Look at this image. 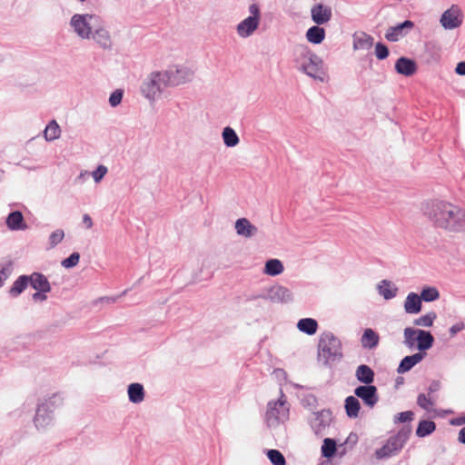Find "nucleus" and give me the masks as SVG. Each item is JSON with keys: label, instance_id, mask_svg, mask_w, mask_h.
Returning <instances> with one entry per match:
<instances>
[{"label": "nucleus", "instance_id": "nucleus-1", "mask_svg": "<svg viewBox=\"0 0 465 465\" xmlns=\"http://www.w3.org/2000/svg\"><path fill=\"white\" fill-rule=\"evenodd\" d=\"M422 212L435 227L450 232H465V210L456 204L433 199L423 203Z\"/></svg>", "mask_w": 465, "mask_h": 465}, {"label": "nucleus", "instance_id": "nucleus-2", "mask_svg": "<svg viewBox=\"0 0 465 465\" xmlns=\"http://www.w3.org/2000/svg\"><path fill=\"white\" fill-rule=\"evenodd\" d=\"M341 341L331 331H324L320 335L318 342V360L324 366L341 360Z\"/></svg>", "mask_w": 465, "mask_h": 465}, {"label": "nucleus", "instance_id": "nucleus-3", "mask_svg": "<svg viewBox=\"0 0 465 465\" xmlns=\"http://www.w3.org/2000/svg\"><path fill=\"white\" fill-rule=\"evenodd\" d=\"M294 54L297 56V60L302 59L307 61V63L302 64L300 67L302 72L320 82L325 81V73L322 68L323 62L320 56L305 45H297L294 47Z\"/></svg>", "mask_w": 465, "mask_h": 465}, {"label": "nucleus", "instance_id": "nucleus-4", "mask_svg": "<svg viewBox=\"0 0 465 465\" xmlns=\"http://www.w3.org/2000/svg\"><path fill=\"white\" fill-rule=\"evenodd\" d=\"M411 430V425L402 426L397 433L391 435L387 440L386 443L381 448L376 450V458L382 460L398 454L409 440Z\"/></svg>", "mask_w": 465, "mask_h": 465}, {"label": "nucleus", "instance_id": "nucleus-5", "mask_svg": "<svg viewBox=\"0 0 465 465\" xmlns=\"http://www.w3.org/2000/svg\"><path fill=\"white\" fill-rule=\"evenodd\" d=\"M61 404L62 397L57 393L37 404L34 417V423L37 430H45L53 423L54 411Z\"/></svg>", "mask_w": 465, "mask_h": 465}, {"label": "nucleus", "instance_id": "nucleus-6", "mask_svg": "<svg viewBox=\"0 0 465 465\" xmlns=\"http://www.w3.org/2000/svg\"><path fill=\"white\" fill-rule=\"evenodd\" d=\"M166 77L163 71L152 72L141 85L143 95L149 101H155L163 90L170 86Z\"/></svg>", "mask_w": 465, "mask_h": 465}, {"label": "nucleus", "instance_id": "nucleus-7", "mask_svg": "<svg viewBox=\"0 0 465 465\" xmlns=\"http://www.w3.org/2000/svg\"><path fill=\"white\" fill-rule=\"evenodd\" d=\"M100 17L92 14H75L71 17L70 25L81 39H90Z\"/></svg>", "mask_w": 465, "mask_h": 465}, {"label": "nucleus", "instance_id": "nucleus-8", "mask_svg": "<svg viewBox=\"0 0 465 465\" xmlns=\"http://www.w3.org/2000/svg\"><path fill=\"white\" fill-rule=\"evenodd\" d=\"M251 15L238 24L236 31L240 37L246 38L252 35L260 25L261 10L257 4L249 6Z\"/></svg>", "mask_w": 465, "mask_h": 465}, {"label": "nucleus", "instance_id": "nucleus-9", "mask_svg": "<svg viewBox=\"0 0 465 465\" xmlns=\"http://www.w3.org/2000/svg\"><path fill=\"white\" fill-rule=\"evenodd\" d=\"M163 72L167 76L166 81L169 82L170 86H177L190 82L194 74L192 69L183 65L170 66Z\"/></svg>", "mask_w": 465, "mask_h": 465}, {"label": "nucleus", "instance_id": "nucleus-10", "mask_svg": "<svg viewBox=\"0 0 465 465\" xmlns=\"http://www.w3.org/2000/svg\"><path fill=\"white\" fill-rule=\"evenodd\" d=\"M331 421L332 412L329 409H324L312 413V418L310 420V426L316 436L322 437Z\"/></svg>", "mask_w": 465, "mask_h": 465}, {"label": "nucleus", "instance_id": "nucleus-11", "mask_svg": "<svg viewBox=\"0 0 465 465\" xmlns=\"http://www.w3.org/2000/svg\"><path fill=\"white\" fill-rule=\"evenodd\" d=\"M462 18L463 15L461 10L458 5H453L450 8L443 12L440 22L443 28L452 30L461 25Z\"/></svg>", "mask_w": 465, "mask_h": 465}, {"label": "nucleus", "instance_id": "nucleus-12", "mask_svg": "<svg viewBox=\"0 0 465 465\" xmlns=\"http://www.w3.org/2000/svg\"><path fill=\"white\" fill-rule=\"evenodd\" d=\"M354 395L360 398L363 403L369 407L373 408L379 401V394L376 386L370 385H360L355 388Z\"/></svg>", "mask_w": 465, "mask_h": 465}, {"label": "nucleus", "instance_id": "nucleus-13", "mask_svg": "<svg viewBox=\"0 0 465 465\" xmlns=\"http://www.w3.org/2000/svg\"><path fill=\"white\" fill-rule=\"evenodd\" d=\"M267 301L274 303H289L293 301V294L285 286L275 284L268 288Z\"/></svg>", "mask_w": 465, "mask_h": 465}, {"label": "nucleus", "instance_id": "nucleus-14", "mask_svg": "<svg viewBox=\"0 0 465 465\" xmlns=\"http://www.w3.org/2000/svg\"><path fill=\"white\" fill-rule=\"evenodd\" d=\"M414 25L412 21L405 20L394 26H390L386 31L385 38L389 42H398L401 38L406 36Z\"/></svg>", "mask_w": 465, "mask_h": 465}, {"label": "nucleus", "instance_id": "nucleus-15", "mask_svg": "<svg viewBox=\"0 0 465 465\" xmlns=\"http://www.w3.org/2000/svg\"><path fill=\"white\" fill-rule=\"evenodd\" d=\"M311 15L316 25L326 24L331 18V8L322 4H316L311 9Z\"/></svg>", "mask_w": 465, "mask_h": 465}, {"label": "nucleus", "instance_id": "nucleus-16", "mask_svg": "<svg viewBox=\"0 0 465 465\" xmlns=\"http://www.w3.org/2000/svg\"><path fill=\"white\" fill-rule=\"evenodd\" d=\"M91 38L103 49L111 50L113 46V42L111 35L104 27L99 26L96 25L94 27Z\"/></svg>", "mask_w": 465, "mask_h": 465}, {"label": "nucleus", "instance_id": "nucleus-17", "mask_svg": "<svg viewBox=\"0 0 465 465\" xmlns=\"http://www.w3.org/2000/svg\"><path fill=\"white\" fill-rule=\"evenodd\" d=\"M395 71L404 76H411L417 72V64L413 59L401 56L395 63Z\"/></svg>", "mask_w": 465, "mask_h": 465}, {"label": "nucleus", "instance_id": "nucleus-18", "mask_svg": "<svg viewBox=\"0 0 465 465\" xmlns=\"http://www.w3.org/2000/svg\"><path fill=\"white\" fill-rule=\"evenodd\" d=\"M426 356V352H417L412 355L405 356L397 368L399 374H403L411 371L415 365L420 363Z\"/></svg>", "mask_w": 465, "mask_h": 465}, {"label": "nucleus", "instance_id": "nucleus-19", "mask_svg": "<svg viewBox=\"0 0 465 465\" xmlns=\"http://www.w3.org/2000/svg\"><path fill=\"white\" fill-rule=\"evenodd\" d=\"M6 225L11 231H24L28 228L24 215L20 211H13L6 217Z\"/></svg>", "mask_w": 465, "mask_h": 465}, {"label": "nucleus", "instance_id": "nucleus-20", "mask_svg": "<svg viewBox=\"0 0 465 465\" xmlns=\"http://www.w3.org/2000/svg\"><path fill=\"white\" fill-rule=\"evenodd\" d=\"M29 284L33 289L40 292H49L51 291V285L48 282L47 277L41 272H33L28 275Z\"/></svg>", "mask_w": 465, "mask_h": 465}, {"label": "nucleus", "instance_id": "nucleus-21", "mask_svg": "<svg viewBox=\"0 0 465 465\" xmlns=\"http://www.w3.org/2000/svg\"><path fill=\"white\" fill-rule=\"evenodd\" d=\"M235 231L240 236L251 238L257 234L258 228L252 224L247 218H239L235 222Z\"/></svg>", "mask_w": 465, "mask_h": 465}, {"label": "nucleus", "instance_id": "nucleus-22", "mask_svg": "<svg viewBox=\"0 0 465 465\" xmlns=\"http://www.w3.org/2000/svg\"><path fill=\"white\" fill-rule=\"evenodd\" d=\"M417 331L418 335L416 336V347L419 350L418 352H426V351L433 346L434 337L429 331L417 329Z\"/></svg>", "mask_w": 465, "mask_h": 465}, {"label": "nucleus", "instance_id": "nucleus-23", "mask_svg": "<svg viewBox=\"0 0 465 465\" xmlns=\"http://www.w3.org/2000/svg\"><path fill=\"white\" fill-rule=\"evenodd\" d=\"M422 299L415 292H410L404 302V310L407 313L417 314L421 311Z\"/></svg>", "mask_w": 465, "mask_h": 465}, {"label": "nucleus", "instance_id": "nucleus-24", "mask_svg": "<svg viewBox=\"0 0 465 465\" xmlns=\"http://www.w3.org/2000/svg\"><path fill=\"white\" fill-rule=\"evenodd\" d=\"M355 377L363 385H370L374 381L375 372L370 366L361 364L356 369Z\"/></svg>", "mask_w": 465, "mask_h": 465}, {"label": "nucleus", "instance_id": "nucleus-25", "mask_svg": "<svg viewBox=\"0 0 465 465\" xmlns=\"http://www.w3.org/2000/svg\"><path fill=\"white\" fill-rule=\"evenodd\" d=\"M399 289L389 280H382L378 284V292L385 300H391L396 297Z\"/></svg>", "mask_w": 465, "mask_h": 465}, {"label": "nucleus", "instance_id": "nucleus-26", "mask_svg": "<svg viewBox=\"0 0 465 465\" xmlns=\"http://www.w3.org/2000/svg\"><path fill=\"white\" fill-rule=\"evenodd\" d=\"M128 399L132 403H140L144 399V389L143 384L131 383L127 389Z\"/></svg>", "mask_w": 465, "mask_h": 465}, {"label": "nucleus", "instance_id": "nucleus-27", "mask_svg": "<svg viewBox=\"0 0 465 465\" xmlns=\"http://www.w3.org/2000/svg\"><path fill=\"white\" fill-rule=\"evenodd\" d=\"M308 42L313 45L321 44L325 38V29L316 25L310 27L306 32Z\"/></svg>", "mask_w": 465, "mask_h": 465}, {"label": "nucleus", "instance_id": "nucleus-28", "mask_svg": "<svg viewBox=\"0 0 465 465\" xmlns=\"http://www.w3.org/2000/svg\"><path fill=\"white\" fill-rule=\"evenodd\" d=\"M380 337L372 329H366L361 336V342L363 348L373 349L378 346Z\"/></svg>", "mask_w": 465, "mask_h": 465}, {"label": "nucleus", "instance_id": "nucleus-29", "mask_svg": "<svg viewBox=\"0 0 465 465\" xmlns=\"http://www.w3.org/2000/svg\"><path fill=\"white\" fill-rule=\"evenodd\" d=\"M297 328L307 335H313L317 331L318 322L312 318H302L297 322Z\"/></svg>", "mask_w": 465, "mask_h": 465}, {"label": "nucleus", "instance_id": "nucleus-30", "mask_svg": "<svg viewBox=\"0 0 465 465\" xmlns=\"http://www.w3.org/2000/svg\"><path fill=\"white\" fill-rule=\"evenodd\" d=\"M344 408L349 418H357L361 410V404L356 396H348L344 401Z\"/></svg>", "mask_w": 465, "mask_h": 465}, {"label": "nucleus", "instance_id": "nucleus-31", "mask_svg": "<svg viewBox=\"0 0 465 465\" xmlns=\"http://www.w3.org/2000/svg\"><path fill=\"white\" fill-rule=\"evenodd\" d=\"M283 270V264L279 259H269L265 262L263 272L269 276H277L280 275Z\"/></svg>", "mask_w": 465, "mask_h": 465}, {"label": "nucleus", "instance_id": "nucleus-32", "mask_svg": "<svg viewBox=\"0 0 465 465\" xmlns=\"http://www.w3.org/2000/svg\"><path fill=\"white\" fill-rule=\"evenodd\" d=\"M29 279L28 275H20L9 289L10 296L17 297L20 295L29 284Z\"/></svg>", "mask_w": 465, "mask_h": 465}, {"label": "nucleus", "instance_id": "nucleus-33", "mask_svg": "<svg viewBox=\"0 0 465 465\" xmlns=\"http://www.w3.org/2000/svg\"><path fill=\"white\" fill-rule=\"evenodd\" d=\"M436 430V423L432 420H421L416 428V435L419 438H424L432 434Z\"/></svg>", "mask_w": 465, "mask_h": 465}, {"label": "nucleus", "instance_id": "nucleus-34", "mask_svg": "<svg viewBox=\"0 0 465 465\" xmlns=\"http://www.w3.org/2000/svg\"><path fill=\"white\" fill-rule=\"evenodd\" d=\"M373 45V37L365 34L361 33L360 35H353V48L357 49H369Z\"/></svg>", "mask_w": 465, "mask_h": 465}, {"label": "nucleus", "instance_id": "nucleus-35", "mask_svg": "<svg viewBox=\"0 0 465 465\" xmlns=\"http://www.w3.org/2000/svg\"><path fill=\"white\" fill-rule=\"evenodd\" d=\"M60 134L61 129L55 120L50 121L44 130V136L48 142L59 138Z\"/></svg>", "mask_w": 465, "mask_h": 465}, {"label": "nucleus", "instance_id": "nucleus-36", "mask_svg": "<svg viewBox=\"0 0 465 465\" xmlns=\"http://www.w3.org/2000/svg\"><path fill=\"white\" fill-rule=\"evenodd\" d=\"M223 140L227 147H234L239 143V137L236 132L230 126L223 128L222 133Z\"/></svg>", "mask_w": 465, "mask_h": 465}, {"label": "nucleus", "instance_id": "nucleus-37", "mask_svg": "<svg viewBox=\"0 0 465 465\" xmlns=\"http://www.w3.org/2000/svg\"><path fill=\"white\" fill-rule=\"evenodd\" d=\"M337 451V444L335 440L325 438L322 445V455L324 458L331 459L334 457Z\"/></svg>", "mask_w": 465, "mask_h": 465}, {"label": "nucleus", "instance_id": "nucleus-38", "mask_svg": "<svg viewBox=\"0 0 465 465\" xmlns=\"http://www.w3.org/2000/svg\"><path fill=\"white\" fill-rule=\"evenodd\" d=\"M283 401L282 399L276 401H269L268 402V409L266 411L267 419L270 420L272 418H274L275 420H279V414H280V408H283L284 406Z\"/></svg>", "mask_w": 465, "mask_h": 465}, {"label": "nucleus", "instance_id": "nucleus-39", "mask_svg": "<svg viewBox=\"0 0 465 465\" xmlns=\"http://www.w3.org/2000/svg\"><path fill=\"white\" fill-rule=\"evenodd\" d=\"M437 318V314L434 312H430L425 315H422L413 321V324L416 326L430 327L433 324L434 320Z\"/></svg>", "mask_w": 465, "mask_h": 465}, {"label": "nucleus", "instance_id": "nucleus-40", "mask_svg": "<svg viewBox=\"0 0 465 465\" xmlns=\"http://www.w3.org/2000/svg\"><path fill=\"white\" fill-rule=\"evenodd\" d=\"M420 297L424 302H434L439 299L440 292L435 287H425L420 292Z\"/></svg>", "mask_w": 465, "mask_h": 465}, {"label": "nucleus", "instance_id": "nucleus-41", "mask_svg": "<svg viewBox=\"0 0 465 465\" xmlns=\"http://www.w3.org/2000/svg\"><path fill=\"white\" fill-rule=\"evenodd\" d=\"M404 343L409 348H413L417 342L416 336L418 335L417 329L407 327L404 329Z\"/></svg>", "mask_w": 465, "mask_h": 465}, {"label": "nucleus", "instance_id": "nucleus-42", "mask_svg": "<svg viewBox=\"0 0 465 465\" xmlns=\"http://www.w3.org/2000/svg\"><path fill=\"white\" fill-rule=\"evenodd\" d=\"M267 457L272 465H286L283 454L278 450H269Z\"/></svg>", "mask_w": 465, "mask_h": 465}, {"label": "nucleus", "instance_id": "nucleus-43", "mask_svg": "<svg viewBox=\"0 0 465 465\" xmlns=\"http://www.w3.org/2000/svg\"><path fill=\"white\" fill-rule=\"evenodd\" d=\"M13 271L12 268V262L8 261L2 264H0V287H2L5 283V282L8 279V277L11 275Z\"/></svg>", "mask_w": 465, "mask_h": 465}, {"label": "nucleus", "instance_id": "nucleus-44", "mask_svg": "<svg viewBox=\"0 0 465 465\" xmlns=\"http://www.w3.org/2000/svg\"><path fill=\"white\" fill-rule=\"evenodd\" d=\"M79 260L80 254L77 252H74L61 262V265L65 269H71L78 264Z\"/></svg>", "mask_w": 465, "mask_h": 465}, {"label": "nucleus", "instance_id": "nucleus-45", "mask_svg": "<svg viewBox=\"0 0 465 465\" xmlns=\"http://www.w3.org/2000/svg\"><path fill=\"white\" fill-rule=\"evenodd\" d=\"M414 419V412L411 411H406L400 412L394 416L393 422L395 424L398 423H405L411 422Z\"/></svg>", "mask_w": 465, "mask_h": 465}, {"label": "nucleus", "instance_id": "nucleus-46", "mask_svg": "<svg viewBox=\"0 0 465 465\" xmlns=\"http://www.w3.org/2000/svg\"><path fill=\"white\" fill-rule=\"evenodd\" d=\"M390 54L389 48L383 43H377L375 45V55L378 60H384Z\"/></svg>", "mask_w": 465, "mask_h": 465}, {"label": "nucleus", "instance_id": "nucleus-47", "mask_svg": "<svg viewBox=\"0 0 465 465\" xmlns=\"http://www.w3.org/2000/svg\"><path fill=\"white\" fill-rule=\"evenodd\" d=\"M64 237V232L62 229L54 231L49 236L50 247L54 248L62 242Z\"/></svg>", "mask_w": 465, "mask_h": 465}, {"label": "nucleus", "instance_id": "nucleus-48", "mask_svg": "<svg viewBox=\"0 0 465 465\" xmlns=\"http://www.w3.org/2000/svg\"><path fill=\"white\" fill-rule=\"evenodd\" d=\"M417 404L421 409L429 411L430 406H432L434 401L430 397H427L424 393H420L417 397Z\"/></svg>", "mask_w": 465, "mask_h": 465}, {"label": "nucleus", "instance_id": "nucleus-49", "mask_svg": "<svg viewBox=\"0 0 465 465\" xmlns=\"http://www.w3.org/2000/svg\"><path fill=\"white\" fill-rule=\"evenodd\" d=\"M124 91L121 89H116L114 91L109 97V104L112 107H116L119 105L123 100Z\"/></svg>", "mask_w": 465, "mask_h": 465}, {"label": "nucleus", "instance_id": "nucleus-50", "mask_svg": "<svg viewBox=\"0 0 465 465\" xmlns=\"http://www.w3.org/2000/svg\"><path fill=\"white\" fill-rule=\"evenodd\" d=\"M107 167L100 164L98 167L92 173V176L95 183H99L103 180L104 175L107 173Z\"/></svg>", "mask_w": 465, "mask_h": 465}, {"label": "nucleus", "instance_id": "nucleus-51", "mask_svg": "<svg viewBox=\"0 0 465 465\" xmlns=\"http://www.w3.org/2000/svg\"><path fill=\"white\" fill-rule=\"evenodd\" d=\"M427 62L430 64L439 63L441 57L440 50L436 48L427 49Z\"/></svg>", "mask_w": 465, "mask_h": 465}, {"label": "nucleus", "instance_id": "nucleus-52", "mask_svg": "<svg viewBox=\"0 0 465 465\" xmlns=\"http://www.w3.org/2000/svg\"><path fill=\"white\" fill-rule=\"evenodd\" d=\"M268 288L262 289L261 292L257 293H252L247 297V301H256L258 299H262L267 301L268 296Z\"/></svg>", "mask_w": 465, "mask_h": 465}, {"label": "nucleus", "instance_id": "nucleus-53", "mask_svg": "<svg viewBox=\"0 0 465 465\" xmlns=\"http://www.w3.org/2000/svg\"><path fill=\"white\" fill-rule=\"evenodd\" d=\"M463 329H465V324L463 322H458V323H455L453 324L449 331H450V334L451 337L455 336L458 332H460V331H462Z\"/></svg>", "mask_w": 465, "mask_h": 465}, {"label": "nucleus", "instance_id": "nucleus-54", "mask_svg": "<svg viewBox=\"0 0 465 465\" xmlns=\"http://www.w3.org/2000/svg\"><path fill=\"white\" fill-rule=\"evenodd\" d=\"M127 293V290H124L119 296H115V297H113V296H104V297H101L99 299L100 302H105L107 303H114L120 297L125 295Z\"/></svg>", "mask_w": 465, "mask_h": 465}, {"label": "nucleus", "instance_id": "nucleus-55", "mask_svg": "<svg viewBox=\"0 0 465 465\" xmlns=\"http://www.w3.org/2000/svg\"><path fill=\"white\" fill-rule=\"evenodd\" d=\"M450 424L452 426H461L465 425V413L450 420Z\"/></svg>", "mask_w": 465, "mask_h": 465}, {"label": "nucleus", "instance_id": "nucleus-56", "mask_svg": "<svg viewBox=\"0 0 465 465\" xmlns=\"http://www.w3.org/2000/svg\"><path fill=\"white\" fill-rule=\"evenodd\" d=\"M440 389V381L434 380L430 382V386L428 387V392L429 394L438 391Z\"/></svg>", "mask_w": 465, "mask_h": 465}, {"label": "nucleus", "instance_id": "nucleus-57", "mask_svg": "<svg viewBox=\"0 0 465 465\" xmlns=\"http://www.w3.org/2000/svg\"><path fill=\"white\" fill-rule=\"evenodd\" d=\"M455 73L459 75H465V61L457 64Z\"/></svg>", "mask_w": 465, "mask_h": 465}, {"label": "nucleus", "instance_id": "nucleus-58", "mask_svg": "<svg viewBox=\"0 0 465 465\" xmlns=\"http://www.w3.org/2000/svg\"><path fill=\"white\" fill-rule=\"evenodd\" d=\"M83 223H84L85 227L87 229H90L93 227V221L89 214L85 213L83 215Z\"/></svg>", "mask_w": 465, "mask_h": 465}, {"label": "nucleus", "instance_id": "nucleus-59", "mask_svg": "<svg viewBox=\"0 0 465 465\" xmlns=\"http://www.w3.org/2000/svg\"><path fill=\"white\" fill-rule=\"evenodd\" d=\"M46 292H40L38 291H36V292H35L33 295H32V298L34 301H45L47 299L46 295H45Z\"/></svg>", "mask_w": 465, "mask_h": 465}, {"label": "nucleus", "instance_id": "nucleus-60", "mask_svg": "<svg viewBox=\"0 0 465 465\" xmlns=\"http://www.w3.org/2000/svg\"><path fill=\"white\" fill-rule=\"evenodd\" d=\"M458 441L465 445V426L462 427L459 431Z\"/></svg>", "mask_w": 465, "mask_h": 465}, {"label": "nucleus", "instance_id": "nucleus-61", "mask_svg": "<svg viewBox=\"0 0 465 465\" xmlns=\"http://www.w3.org/2000/svg\"><path fill=\"white\" fill-rule=\"evenodd\" d=\"M357 435L356 434H353V433H351L348 437V440H351V441H353V442H356L357 441Z\"/></svg>", "mask_w": 465, "mask_h": 465}, {"label": "nucleus", "instance_id": "nucleus-62", "mask_svg": "<svg viewBox=\"0 0 465 465\" xmlns=\"http://www.w3.org/2000/svg\"><path fill=\"white\" fill-rule=\"evenodd\" d=\"M403 383V378L402 377H398L396 379V384L399 385V384H401Z\"/></svg>", "mask_w": 465, "mask_h": 465}, {"label": "nucleus", "instance_id": "nucleus-63", "mask_svg": "<svg viewBox=\"0 0 465 465\" xmlns=\"http://www.w3.org/2000/svg\"><path fill=\"white\" fill-rule=\"evenodd\" d=\"M318 465H331V463L329 460H325V461L319 463Z\"/></svg>", "mask_w": 465, "mask_h": 465}, {"label": "nucleus", "instance_id": "nucleus-64", "mask_svg": "<svg viewBox=\"0 0 465 465\" xmlns=\"http://www.w3.org/2000/svg\"><path fill=\"white\" fill-rule=\"evenodd\" d=\"M4 172L0 169V181L3 179Z\"/></svg>", "mask_w": 465, "mask_h": 465}]
</instances>
